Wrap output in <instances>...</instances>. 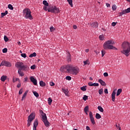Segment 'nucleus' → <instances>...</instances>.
I'll return each mask as SVG.
<instances>
[{
    "label": "nucleus",
    "instance_id": "51",
    "mask_svg": "<svg viewBox=\"0 0 130 130\" xmlns=\"http://www.w3.org/2000/svg\"><path fill=\"white\" fill-rule=\"evenodd\" d=\"M23 93V88L20 89V90L19 91V95H21Z\"/></svg>",
    "mask_w": 130,
    "mask_h": 130
},
{
    "label": "nucleus",
    "instance_id": "50",
    "mask_svg": "<svg viewBox=\"0 0 130 130\" xmlns=\"http://www.w3.org/2000/svg\"><path fill=\"white\" fill-rule=\"evenodd\" d=\"M88 85L90 87H93V83H92V82H88Z\"/></svg>",
    "mask_w": 130,
    "mask_h": 130
},
{
    "label": "nucleus",
    "instance_id": "42",
    "mask_svg": "<svg viewBox=\"0 0 130 130\" xmlns=\"http://www.w3.org/2000/svg\"><path fill=\"white\" fill-rule=\"evenodd\" d=\"M3 53H6V52H8V49H7V48L3 49Z\"/></svg>",
    "mask_w": 130,
    "mask_h": 130
},
{
    "label": "nucleus",
    "instance_id": "9",
    "mask_svg": "<svg viewBox=\"0 0 130 130\" xmlns=\"http://www.w3.org/2000/svg\"><path fill=\"white\" fill-rule=\"evenodd\" d=\"M4 66L5 67H7L8 68H11V67H12V64L11 63V62L8 61L3 60L2 61V62L0 64V67Z\"/></svg>",
    "mask_w": 130,
    "mask_h": 130
},
{
    "label": "nucleus",
    "instance_id": "14",
    "mask_svg": "<svg viewBox=\"0 0 130 130\" xmlns=\"http://www.w3.org/2000/svg\"><path fill=\"white\" fill-rule=\"evenodd\" d=\"M18 74H19V76H20V77H24V73L22 72L21 69H18Z\"/></svg>",
    "mask_w": 130,
    "mask_h": 130
},
{
    "label": "nucleus",
    "instance_id": "34",
    "mask_svg": "<svg viewBox=\"0 0 130 130\" xmlns=\"http://www.w3.org/2000/svg\"><path fill=\"white\" fill-rule=\"evenodd\" d=\"M84 66H86V64H90L89 63V60H86V61H83Z\"/></svg>",
    "mask_w": 130,
    "mask_h": 130
},
{
    "label": "nucleus",
    "instance_id": "63",
    "mask_svg": "<svg viewBox=\"0 0 130 130\" xmlns=\"http://www.w3.org/2000/svg\"><path fill=\"white\" fill-rule=\"evenodd\" d=\"M85 52H89V49H86L85 50Z\"/></svg>",
    "mask_w": 130,
    "mask_h": 130
},
{
    "label": "nucleus",
    "instance_id": "54",
    "mask_svg": "<svg viewBox=\"0 0 130 130\" xmlns=\"http://www.w3.org/2000/svg\"><path fill=\"white\" fill-rule=\"evenodd\" d=\"M104 77H108V73L107 72L104 73Z\"/></svg>",
    "mask_w": 130,
    "mask_h": 130
},
{
    "label": "nucleus",
    "instance_id": "15",
    "mask_svg": "<svg viewBox=\"0 0 130 130\" xmlns=\"http://www.w3.org/2000/svg\"><path fill=\"white\" fill-rule=\"evenodd\" d=\"M91 27H93L95 28L98 27V23L97 22H92L91 24H90Z\"/></svg>",
    "mask_w": 130,
    "mask_h": 130
},
{
    "label": "nucleus",
    "instance_id": "53",
    "mask_svg": "<svg viewBox=\"0 0 130 130\" xmlns=\"http://www.w3.org/2000/svg\"><path fill=\"white\" fill-rule=\"evenodd\" d=\"M104 92L105 94H108V89L107 88L105 89Z\"/></svg>",
    "mask_w": 130,
    "mask_h": 130
},
{
    "label": "nucleus",
    "instance_id": "21",
    "mask_svg": "<svg viewBox=\"0 0 130 130\" xmlns=\"http://www.w3.org/2000/svg\"><path fill=\"white\" fill-rule=\"evenodd\" d=\"M98 109L99 110V111H100V112H103V111H104V110H103V108H102V107H101V106H99L98 107Z\"/></svg>",
    "mask_w": 130,
    "mask_h": 130
},
{
    "label": "nucleus",
    "instance_id": "57",
    "mask_svg": "<svg viewBox=\"0 0 130 130\" xmlns=\"http://www.w3.org/2000/svg\"><path fill=\"white\" fill-rule=\"evenodd\" d=\"M106 5L107 7V8L110 7V4H109L108 3H106Z\"/></svg>",
    "mask_w": 130,
    "mask_h": 130
},
{
    "label": "nucleus",
    "instance_id": "40",
    "mask_svg": "<svg viewBox=\"0 0 130 130\" xmlns=\"http://www.w3.org/2000/svg\"><path fill=\"white\" fill-rule=\"evenodd\" d=\"M103 93V88H102L99 90V93L100 94V95H102Z\"/></svg>",
    "mask_w": 130,
    "mask_h": 130
},
{
    "label": "nucleus",
    "instance_id": "37",
    "mask_svg": "<svg viewBox=\"0 0 130 130\" xmlns=\"http://www.w3.org/2000/svg\"><path fill=\"white\" fill-rule=\"evenodd\" d=\"M50 32H54L55 30V28H54L53 26H52L50 28Z\"/></svg>",
    "mask_w": 130,
    "mask_h": 130
},
{
    "label": "nucleus",
    "instance_id": "35",
    "mask_svg": "<svg viewBox=\"0 0 130 130\" xmlns=\"http://www.w3.org/2000/svg\"><path fill=\"white\" fill-rule=\"evenodd\" d=\"M33 93L34 95H35L36 97H39V94H38V92L37 91H34Z\"/></svg>",
    "mask_w": 130,
    "mask_h": 130
},
{
    "label": "nucleus",
    "instance_id": "12",
    "mask_svg": "<svg viewBox=\"0 0 130 130\" xmlns=\"http://www.w3.org/2000/svg\"><path fill=\"white\" fill-rule=\"evenodd\" d=\"M115 91H116V89L114 90V91L112 93L111 97H112V101H113V102H114V101H115V94H116V92H115Z\"/></svg>",
    "mask_w": 130,
    "mask_h": 130
},
{
    "label": "nucleus",
    "instance_id": "28",
    "mask_svg": "<svg viewBox=\"0 0 130 130\" xmlns=\"http://www.w3.org/2000/svg\"><path fill=\"white\" fill-rule=\"evenodd\" d=\"M48 104L49 105H51V103H52V100L51 98H49L48 99Z\"/></svg>",
    "mask_w": 130,
    "mask_h": 130
},
{
    "label": "nucleus",
    "instance_id": "64",
    "mask_svg": "<svg viewBox=\"0 0 130 130\" xmlns=\"http://www.w3.org/2000/svg\"><path fill=\"white\" fill-rule=\"evenodd\" d=\"M18 45H21V42H18Z\"/></svg>",
    "mask_w": 130,
    "mask_h": 130
},
{
    "label": "nucleus",
    "instance_id": "22",
    "mask_svg": "<svg viewBox=\"0 0 130 130\" xmlns=\"http://www.w3.org/2000/svg\"><path fill=\"white\" fill-rule=\"evenodd\" d=\"M13 83H16V82H19L20 83L21 81L20 80V79L19 78H13Z\"/></svg>",
    "mask_w": 130,
    "mask_h": 130
},
{
    "label": "nucleus",
    "instance_id": "8",
    "mask_svg": "<svg viewBox=\"0 0 130 130\" xmlns=\"http://www.w3.org/2000/svg\"><path fill=\"white\" fill-rule=\"evenodd\" d=\"M35 119V114L34 113H31L30 115L28 117L27 120V126L29 127L30 125H31V123L34 119Z\"/></svg>",
    "mask_w": 130,
    "mask_h": 130
},
{
    "label": "nucleus",
    "instance_id": "49",
    "mask_svg": "<svg viewBox=\"0 0 130 130\" xmlns=\"http://www.w3.org/2000/svg\"><path fill=\"white\" fill-rule=\"evenodd\" d=\"M105 54V51L102 50V56L103 57L104 56V55Z\"/></svg>",
    "mask_w": 130,
    "mask_h": 130
},
{
    "label": "nucleus",
    "instance_id": "32",
    "mask_svg": "<svg viewBox=\"0 0 130 130\" xmlns=\"http://www.w3.org/2000/svg\"><path fill=\"white\" fill-rule=\"evenodd\" d=\"M88 110H89V106H86L84 108V112L87 113V112H88Z\"/></svg>",
    "mask_w": 130,
    "mask_h": 130
},
{
    "label": "nucleus",
    "instance_id": "30",
    "mask_svg": "<svg viewBox=\"0 0 130 130\" xmlns=\"http://www.w3.org/2000/svg\"><path fill=\"white\" fill-rule=\"evenodd\" d=\"M86 86H83L80 88V90L82 91H83V92H85V91L87 90V88H86Z\"/></svg>",
    "mask_w": 130,
    "mask_h": 130
},
{
    "label": "nucleus",
    "instance_id": "18",
    "mask_svg": "<svg viewBox=\"0 0 130 130\" xmlns=\"http://www.w3.org/2000/svg\"><path fill=\"white\" fill-rule=\"evenodd\" d=\"M40 86H41V87H45V86H46V84L43 81H41L40 82Z\"/></svg>",
    "mask_w": 130,
    "mask_h": 130
},
{
    "label": "nucleus",
    "instance_id": "17",
    "mask_svg": "<svg viewBox=\"0 0 130 130\" xmlns=\"http://www.w3.org/2000/svg\"><path fill=\"white\" fill-rule=\"evenodd\" d=\"M27 93H28V90H26L22 97V99H21L22 101H23V100H24V99L26 98V96H27Z\"/></svg>",
    "mask_w": 130,
    "mask_h": 130
},
{
    "label": "nucleus",
    "instance_id": "5",
    "mask_svg": "<svg viewBox=\"0 0 130 130\" xmlns=\"http://www.w3.org/2000/svg\"><path fill=\"white\" fill-rule=\"evenodd\" d=\"M16 68L22 70V71H29L30 68L27 65H24L22 62H17L15 63Z\"/></svg>",
    "mask_w": 130,
    "mask_h": 130
},
{
    "label": "nucleus",
    "instance_id": "61",
    "mask_svg": "<svg viewBox=\"0 0 130 130\" xmlns=\"http://www.w3.org/2000/svg\"><path fill=\"white\" fill-rule=\"evenodd\" d=\"M118 130H121V127L120 126H118Z\"/></svg>",
    "mask_w": 130,
    "mask_h": 130
},
{
    "label": "nucleus",
    "instance_id": "29",
    "mask_svg": "<svg viewBox=\"0 0 130 130\" xmlns=\"http://www.w3.org/2000/svg\"><path fill=\"white\" fill-rule=\"evenodd\" d=\"M67 2H68L71 7L73 8V0H67Z\"/></svg>",
    "mask_w": 130,
    "mask_h": 130
},
{
    "label": "nucleus",
    "instance_id": "4",
    "mask_svg": "<svg viewBox=\"0 0 130 130\" xmlns=\"http://www.w3.org/2000/svg\"><path fill=\"white\" fill-rule=\"evenodd\" d=\"M115 43L112 40H109L106 42L104 44V49H113L114 50H117V48H116L115 47L113 46V44H114Z\"/></svg>",
    "mask_w": 130,
    "mask_h": 130
},
{
    "label": "nucleus",
    "instance_id": "20",
    "mask_svg": "<svg viewBox=\"0 0 130 130\" xmlns=\"http://www.w3.org/2000/svg\"><path fill=\"white\" fill-rule=\"evenodd\" d=\"M122 92V89H118L117 92L116 96H119L120 95V93Z\"/></svg>",
    "mask_w": 130,
    "mask_h": 130
},
{
    "label": "nucleus",
    "instance_id": "6",
    "mask_svg": "<svg viewBox=\"0 0 130 130\" xmlns=\"http://www.w3.org/2000/svg\"><path fill=\"white\" fill-rule=\"evenodd\" d=\"M23 16L25 19H29V20H33V17L32 15H31V11L28 8L25 9L23 11Z\"/></svg>",
    "mask_w": 130,
    "mask_h": 130
},
{
    "label": "nucleus",
    "instance_id": "25",
    "mask_svg": "<svg viewBox=\"0 0 130 130\" xmlns=\"http://www.w3.org/2000/svg\"><path fill=\"white\" fill-rule=\"evenodd\" d=\"M67 60L68 61H71L72 59L71 58V54L70 53H68V55L67 56Z\"/></svg>",
    "mask_w": 130,
    "mask_h": 130
},
{
    "label": "nucleus",
    "instance_id": "60",
    "mask_svg": "<svg viewBox=\"0 0 130 130\" xmlns=\"http://www.w3.org/2000/svg\"><path fill=\"white\" fill-rule=\"evenodd\" d=\"M86 128V130H91L90 129V127H89L88 126H87Z\"/></svg>",
    "mask_w": 130,
    "mask_h": 130
},
{
    "label": "nucleus",
    "instance_id": "44",
    "mask_svg": "<svg viewBox=\"0 0 130 130\" xmlns=\"http://www.w3.org/2000/svg\"><path fill=\"white\" fill-rule=\"evenodd\" d=\"M112 8L113 11H116L117 8L116 5H113Z\"/></svg>",
    "mask_w": 130,
    "mask_h": 130
},
{
    "label": "nucleus",
    "instance_id": "19",
    "mask_svg": "<svg viewBox=\"0 0 130 130\" xmlns=\"http://www.w3.org/2000/svg\"><path fill=\"white\" fill-rule=\"evenodd\" d=\"M1 80L2 82H5L6 80H7V76H2Z\"/></svg>",
    "mask_w": 130,
    "mask_h": 130
},
{
    "label": "nucleus",
    "instance_id": "58",
    "mask_svg": "<svg viewBox=\"0 0 130 130\" xmlns=\"http://www.w3.org/2000/svg\"><path fill=\"white\" fill-rule=\"evenodd\" d=\"M73 29H77L78 28V27L76 25H73Z\"/></svg>",
    "mask_w": 130,
    "mask_h": 130
},
{
    "label": "nucleus",
    "instance_id": "23",
    "mask_svg": "<svg viewBox=\"0 0 130 130\" xmlns=\"http://www.w3.org/2000/svg\"><path fill=\"white\" fill-rule=\"evenodd\" d=\"M6 15H8V11H6L5 12L1 13L2 18H4Z\"/></svg>",
    "mask_w": 130,
    "mask_h": 130
},
{
    "label": "nucleus",
    "instance_id": "7",
    "mask_svg": "<svg viewBox=\"0 0 130 130\" xmlns=\"http://www.w3.org/2000/svg\"><path fill=\"white\" fill-rule=\"evenodd\" d=\"M42 121L44 122L45 126L46 127H49L50 125V123H49V121H48V120H47V117L46 116V114L44 113L43 112H42Z\"/></svg>",
    "mask_w": 130,
    "mask_h": 130
},
{
    "label": "nucleus",
    "instance_id": "36",
    "mask_svg": "<svg viewBox=\"0 0 130 130\" xmlns=\"http://www.w3.org/2000/svg\"><path fill=\"white\" fill-rule=\"evenodd\" d=\"M118 14L119 17H120V16H122V15H125V13L123 10H122L121 12H119Z\"/></svg>",
    "mask_w": 130,
    "mask_h": 130
},
{
    "label": "nucleus",
    "instance_id": "33",
    "mask_svg": "<svg viewBox=\"0 0 130 130\" xmlns=\"http://www.w3.org/2000/svg\"><path fill=\"white\" fill-rule=\"evenodd\" d=\"M36 56V53L34 52L33 53L29 55V57H34Z\"/></svg>",
    "mask_w": 130,
    "mask_h": 130
},
{
    "label": "nucleus",
    "instance_id": "56",
    "mask_svg": "<svg viewBox=\"0 0 130 130\" xmlns=\"http://www.w3.org/2000/svg\"><path fill=\"white\" fill-rule=\"evenodd\" d=\"M116 25V22H112V26H113V27H114Z\"/></svg>",
    "mask_w": 130,
    "mask_h": 130
},
{
    "label": "nucleus",
    "instance_id": "52",
    "mask_svg": "<svg viewBox=\"0 0 130 130\" xmlns=\"http://www.w3.org/2000/svg\"><path fill=\"white\" fill-rule=\"evenodd\" d=\"M50 86H51V87H53V86H54V85H55V84H54V83L51 82H50Z\"/></svg>",
    "mask_w": 130,
    "mask_h": 130
},
{
    "label": "nucleus",
    "instance_id": "45",
    "mask_svg": "<svg viewBox=\"0 0 130 130\" xmlns=\"http://www.w3.org/2000/svg\"><path fill=\"white\" fill-rule=\"evenodd\" d=\"M4 40H5V42H8V41H9V38H8L7 37V36H4Z\"/></svg>",
    "mask_w": 130,
    "mask_h": 130
},
{
    "label": "nucleus",
    "instance_id": "27",
    "mask_svg": "<svg viewBox=\"0 0 130 130\" xmlns=\"http://www.w3.org/2000/svg\"><path fill=\"white\" fill-rule=\"evenodd\" d=\"M34 126H36L37 127L38 126V120H36L34 123Z\"/></svg>",
    "mask_w": 130,
    "mask_h": 130
},
{
    "label": "nucleus",
    "instance_id": "3",
    "mask_svg": "<svg viewBox=\"0 0 130 130\" xmlns=\"http://www.w3.org/2000/svg\"><path fill=\"white\" fill-rule=\"evenodd\" d=\"M48 6H44L43 7V10L44 11H48L49 13H53V14H56L60 12V10H59V8H57L56 6H49L47 8Z\"/></svg>",
    "mask_w": 130,
    "mask_h": 130
},
{
    "label": "nucleus",
    "instance_id": "13",
    "mask_svg": "<svg viewBox=\"0 0 130 130\" xmlns=\"http://www.w3.org/2000/svg\"><path fill=\"white\" fill-rule=\"evenodd\" d=\"M62 92L65 94L66 96L69 95V90L64 89V88H61Z\"/></svg>",
    "mask_w": 130,
    "mask_h": 130
},
{
    "label": "nucleus",
    "instance_id": "2",
    "mask_svg": "<svg viewBox=\"0 0 130 130\" xmlns=\"http://www.w3.org/2000/svg\"><path fill=\"white\" fill-rule=\"evenodd\" d=\"M64 68L71 75H77L79 73V69L73 67V65H67Z\"/></svg>",
    "mask_w": 130,
    "mask_h": 130
},
{
    "label": "nucleus",
    "instance_id": "16",
    "mask_svg": "<svg viewBox=\"0 0 130 130\" xmlns=\"http://www.w3.org/2000/svg\"><path fill=\"white\" fill-rule=\"evenodd\" d=\"M99 83H100V84H101V85H102V86H106V83H105V82H104L102 79L99 80Z\"/></svg>",
    "mask_w": 130,
    "mask_h": 130
},
{
    "label": "nucleus",
    "instance_id": "62",
    "mask_svg": "<svg viewBox=\"0 0 130 130\" xmlns=\"http://www.w3.org/2000/svg\"><path fill=\"white\" fill-rule=\"evenodd\" d=\"M36 127H37L34 126V127H33V130H37V129H36Z\"/></svg>",
    "mask_w": 130,
    "mask_h": 130
},
{
    "label": "nucleus",
    "instance_id": "43",
    "mask_svg": "<svg viewBox=\"0 0 130 130\" xmlns=\"http://www.w3.org/2000/svg\"><path fill=\"white\" fill-rule=\"evenodd\" d=\"M99 38H100V40H104V36L101 35L99 36Z\"/></svg>",
    "mask_w": 130,
    "mask_h": 130
},
{
    "label": "nucleus",
    "instance_id": "55",
    "mask_svg": "<svg viewBox=\"0 0 130 130\" xmlns=\"http://www.w3.org/2000/svg\"><path fill=\"white\" fill-rule=\"evenodd\" d=\"M17 88H20L21 87V83H19L18 84H17Z\"/></svg>",
    "mask_w": 130,
    "mask_h": 130
},
{
    "label": "nucleus",
    "instance_id": "26",
    "mask_svg": "<svg viewBox=\"0 0 130 130\" xmlns=\"http://www.w3.org/2000/svg\"><path fill=\"white\" fill-rule=\"evenodd\" d=\"M95 118H96V119H100V118H101V115L99 113H96Z\"/></svg>",
    "mask_w": 130,
    "mask_h": 130
},
{
    "label": "nucleus",
    "instance_id": "47",
    "mask_svg": "<svg viewBox=\"0 0 130 130\" xmlns=\"http://www.w3.org/2000/svg\"><path fill=\"white\" fill-rule=\"evenodd\" d=\"M66 79V80H68V81H71V80H72V77L70 76H67Z\"/></svg>",
    "mask_w": 130,
    "mask_h": 130
},
{
    "label": "nucleus",
    "instance_id": "31",
    "mask_svg": "<svg viewBox=\"0 0 130 130\" xmlns=\"http://www.w3.org/2000/svg\"><path fill=\"white\" fill-rule=\"evenodd\" d=\"M43 4L44 5V6H46V7H48L49 4L47 3V1H43Z\"/></svg>",
    "mask_w": 130,
    "mask_h": 130
},
{
    "label": "nucleus",
    "instance_id": "41",
    "mask_svg": "<svg viewBox=\"0 0 130 130\" xmlns=\"http://www.w3.org/2000/svg\"><path fill=\"white\" fill-rule=\"evenodd\" d=\"M83 100H84V101H86V100H88V96L85 95L83 96Z\"/></svg>",
    "mask_w": 130,
    "mask_h": 130
},
{
    "label": "nucleus",
    "instance_id": "1",
    "mask_svg": "<svg viewBox=\"0 0 130 130\" xmlns=\"http://www.w3.org/2000/svg\"><path fill=\"white\" fill-rule=\"evenodd\" d=\"M121 53L124 54L125 56H128L130 54V43L128 42H124L122 44Z\"/></svg>",
    "mask_w": 130,
    "mask_h": 130
},
{
    "label": "nucleus",
    "instance_id": "38",
    "mask_svg": "<svg viewBox=\"0 0 130 130\" xmlns=\"http://www.w3.org/2000/svg\"><path fill=\"white\" fill-rule=\"evenodd\" d=\"M8 9H10V10H14V7H13V6L12 5L9 4L8 5Z\"/></svg>",
    "mask_w": 130,
    "mask_h": 130
},
{
    "label": "nucleus",
    "instance_id": "46",
    "mask_svg": "<svg viewBox=\"0 0 130 130\" xmlns=\"http://www.w3.org/2000/svg\"><path fill=\"white\" fill-rule=\"evenodd\" d=\"M92 86H93L94 87H98L99 86V84L94 83H92Z\"/></svg>",
    "mask_w": 130,
    "mask_h": 130
},
{
    "label": "nucleus",
    "instance_id": "48",
    "mask_svg": "<svg viewBox=\"0 0 130 130\" xmlns=\"http://www.w3.org/2000/svg\"><path fill=\"white\" fill-rule=\"evenodd\" d=\"M30 69H31V70H35V69H36V66L33 65V66H31Z\"/></svg>",
    "mask_w": 130,
    "mask_h": 130
},
{
    "label": "nucleus",
    "instance_id": "24",
    "mask_svg": "<svg viewBox=\"0 0 130 130\" xmlns=\"http://www.w3.org/2000/svg\"><path fill=\"white\" fill-rule=\"evenodd\" d=\"M123 11L125 14H128V13H130V7L127 8V9L124 10Z\"/></svg>",
    "mask_w": 130,
    "mask_h": 130
},
{
    "label": "nucleus",
    "instance_id": "59",
    "mask_svg": "<svg viewBox=\"0 0 130 130\" xmlns=\"http://www.w3.org/2000/svg\"><path fill=\"white\" fill-rule=\"evenodd\" d=\"M24 82H28V77H25L24 78Z\"/></svg>",
    "mask_w": 130,
    "mask_h": 130
},
{
    "label": "nucleus",
    "instance_id": "10",
    "mask_svg": "<svg viewBox=\"0 0 130 130\" xmlns=\"http://www.w3.org/2000/svg\"><path fill=\"white\" fill-rule=\"evenodd\" d=\"M89 117L91 123H92V124H95V123H96V122H95V120L94 119V117H93V113H92V112H89Z\"/></svg>",
    "mask_w": 130,
    "mask_h": 130
},
{
    "label": "nucleus",
    "instance_id": "39",
    "mask_svg": "<svg viewBox=\"0 0 130 130\" xmlns=\"http://www.w3.org/2000/svg\"><path fill=\"white\" fill-rule=\"evenodd\" d=\"M21 56H22V57H23V58H26V57H27V55H26V53H21Z\"/></svg>",
    "mask_w": 130,
    "mask_h": 130
},
{
    "label": "nucleus",
    "instance_id": "11",
    "mask_svg": "<svg viewBox=\"0 0 130 130\" xmlns=\"http://www.w3.org/2000/svg\"><path fill=\"white\" fill-rule=\"evenodd\" d=\"M30 80L35 86L37 85V80L36 79L34 78L32 76H31L30 77Z\"/></svg>",
    "mask_w": 130,
    "mask_h": 130
}]
</instances>
